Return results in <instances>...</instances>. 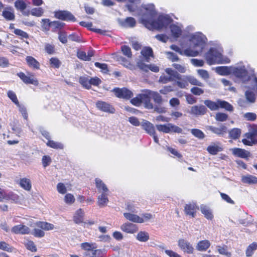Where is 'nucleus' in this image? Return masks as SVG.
I'll list each match as a JSON object with an SVG mask.
<instances>
[{
    "label": "nucleus",
    "mask_w": 257,
    "mask_h": 257,
    "mask_svg": "<svg viewBox=\"0 0 257 257\" xmlns=\"http://www.w3.org/2000/svg\"><path fill=\"white\" fill-rule=\"evenodd\" d=\"M65 26V24L64 23L58 21H54L52 22L51 30L53 32H56L58 31H60Z\"/></svg>",
    "instance_id": "obj_34"
},
{
    "label": "nucleus",
    "mask_w": 257,
    "mask_h": 257,
    "mask_svg": "<svg viewBox=\"0 0 257 257\" xmlns=\"http://www.w3.org/2000/svg\"><path fill=\"white\" fill-rule=\"evenodd\" d=\"M113 92L114 93L115 95L119 98H123L125 99H130L133 96L132 91L125 87L122 88H114L113 89Z\"/></svg>",
    "instance_id": "obj_8"
},
{
    "label": "nucleus",
    "mask_w": 257,
    "mask_h": 257,
    "mask_svg": "<svg viewBox=\"0 0 257 257\" xmlns=\"http://www.w3.org/2000/svg\"><path fill=\"white\" fill-rule=\"evenodd\" d=\"M35 225L39 228H34L31 233L35 237L42 238L45 235V232L43 230H51L54 229V226L53 224L46 221H37Z\"/></svg>",
    "instance_id": "obj_2"
},
{
    "label": "nucleus",
    "mask_w": 257,
    "mask_h": 257,
    "mask_svg": "<svg viewBox=\"0 0 257 257\" xmlns=\"http://www.w3.org/2000/svg\"><path fill=\"white\" fill-rule=\"evenodd\" d=\"M68 38L72 41L76 42L78 43L82 42L80 36L75 33H73L69 35Z\"/></svg>",
    "instance_id": "obj_64"
},
{
    "label": "nucleus",
    "mask_w": 257,
    "mask_h": 257,
    "mask_svg": "<svg viewBox=\"0 0 257 257\" xmlns=\"http://www.w3.org/2000/svg\"><path fill=\"white\" fill-rule=\"evenodd\" d=\"M14 5L16 9L21 12L24 16H28L30 15V12H24L27 7V5L24 1L17 0L15 1Z\"/></svg>",
    "instance_id": "obj_20"
},
{
    "label": "nucleus",
    "mask_w": 257,
    "mask_h": 257,
    "mask_svg": "<svg viewBox=\"0 0 257 257\" xmlns=\"http://www.w3.org/2000/svg\"><path fill=\"white\" fill-rule=\"evenodd\" d=\"M232 73L234 76L240 78H245L247 75V70L240 67L234 68Z\"/></svg>",
    "instance_id": "obj_28"
},
{
    "label": "nucleus",
    "mask_w": 257,
    "mask_h": 257,
    "mask_svg": "<svg viewBox=\"0 0 257 257\" xmlns=\"http://www.w3.org/2000/svg\"><path fill=\"white\" fill-rule=\"evenodd\" d=\"M121 230L127 233L133 234L137 232L139 230L138 226L132 223L125 222L120 226Z\"/></svg>",
    "instance_id": "obj_13"
},
{
    "label": "nucleus",
    "mask_w": 257,
    "mask_h": 257,
    "mask_svg": "<svg viewBox=\"0 0 257 257\" xmlns=\"http://www.w3.org/2000/svg\"><path fill=\"white\" fill-rule=\"evenodd\" d=\"M8 97L16 105L19 106L20 104L16 94L12 90H9L7 92Z\"/></svg>",
    "instance_id": "obj_46"
},
{
    "label": "nucleus",
    "mask_w": 257,
    "mask_h": 257,
    "mask_svg": "<svg viewBox=\"0 0 257 257\" xmlns=\"http://www.w3.org/2000/svg\"><path fill=\"white\" fill-rule=\"evenodd\" d=\"M241 131L240 128H233L229 132V137L233 140L238 139L241 135Z\"/></svg>",
    "instance_id": "obj_36"
},
{
    "label": "nucleus",
    "mask_w": 257,
    "mask_h": 257,
    "mask_svg": "<svg viewBox=\"0 0 257 257\" xmlns=\"http://www.w3.org/2000/svg\"><path fill=\"white\" fill-rule=\"evenodd\" d=\"M17 75L26 84H33L35 86H38L39 84L38 79L35 78L34 74L32 73H29L28 76L22 72L18 73Z\"/></svg>",
    "instance_id": "obj_6"
},
{
    "label": "nucleus",
    "mask_w": 257,
    "mask_h": 257,
    "mask_svg": "<svg viewBox=\"0 0 257 257\" xmlns=\"http://www.w3.org/2000/svg\"><path fill=\"white\" fill-rule=\"evenodd\" d=\"M233 155L241 158H247L250 156V153L244 149L235 148L232 149Z\"/></svg>",
    "instance_id": "obj_21"
},
{
    "label": "nucleus",
    "mask_w": 257,
    "mask_h": 257,
    "mask_svg": "<svg viewBox=\"0 0 257 257\" xmlns=\"http://www.w3.org/2000/svg\"><path fill=\"white\" fill-rule=\"evenodd\" d=\"M145 12L143 14L141 22L149 30H161L167 27L171 22L170 18L160 15L157 20L155 18L157 15L154 6H145L143 7Z\"/></svg>",
    "instance_id": "obj_1"
},
{
    "label": "nucleus",
    "mask_w": 257,
    "mask_h": 257,
    "mask_svg": "<svg viewBox=\"0 0 257 257\" xmlns=\"http://www.w3.org/2000/svg\"><path fill=\"white\" fill-rule=\"evenodd\" d=\"M94 65L97 67L100 68L101 70V71L103 73H107L109 71L107 65L105 63H100L99 62H95L94 63Z\"/></svg>",
    "instance_id": "obj_56"
},
{
    "label": "nucleus",
    "mask_w": 257,
    "mask_h": 257,
    "mask_svg": "<svg viewBox=\"0 0 257 257\" xmlns=\"http://www.w3.org/2000/svg\"><path fill=\"white\" fill-rule=\"evenodd\" d=\"M79 83L82 85V86L87 89L91 88V86H90L89 79L86 77H80L79 78Z\"/></svg>",
    "instance_id": "obj_50"
},
{
    "label": "nucleus",
    "mask_w": 257,
    "mask_h": 257,
    "mask_svg": "<svg viewBox=\"0 0 257 257\" xmlns=\"http://www.w3.org/2000/svg\"><path fill=\"white\" fill-rule=\"evenodd\" d=\"M141 54L147 62H149L150 57H154L152 49L150 47H145L141 51Z\"/></svg>",
    "instance_id": "obj_24"
},
{
    "label": "nucleus",
    "mask_w": 257,
    "mask_h": 257,
    "mask_svg": "<svg viewBox=\"0 0 257 257\" xmlns=\"http://www.w3.org/2000/svg\"><path fill=\"white\" fill-rule=\"evenodd\" d=\"M257 249V242H253L250 244L246 248L245 250V255L247 257L251 256L255 250Z\"/></svg>",
    "instance_id": "obj_35"
},
{
    "label": "nucleus",
    "mask_w": 257,
    "mask_h": 257,
    "mask_svg": "<svg viewBox=\"0 0 257 257\" xmlns=\"http://www.w3.org/2000/svg\"><path fill=\"white\" fill-rule=\"evenodd\" d=\"M171 32L172 36L174 38H179L182 34V30L177 26L175 25H172L170 26Z\"/></svg>",
    "instance_id": "obj_37"
},
{
    "label": "nucleus",
    "mask_w": 257,
    "mask_h": 257,
    "mask_svg": "<svg viewBox=\"0 0 257 257\" xmlns=\"http://www.w3.org/2000/svg\"><path fill=\"white\" fill-rule=\"evenodd\" d=\"M178 245L179 247L184 251L189 254L192 253L194 250V248L192 245L184 239H180L178 241Z\"/></svg>",
    "instance_id": "obj_14"
},
{
    "label": "nucleus",
    "mask_w": 257,
    "mask_h": 257,
    "mask_svg": "<svg viewBox=\"0 0 257 257\" xmlns=\"http://www.w3.org/2000/svg\"><path fill=\"white\" fill-rule=\"evenodd\" d=\"M95 182L96 187L99 190H102V192H108V189L107 188L106 185L103 182V181L101 179L99 178H96L95 179Z\"/></svg>",
    "instance_id": "obj_38"
},
{
    "label": "nucleus",
    "mask_w": 257,
    "mask_h": 257,
    "mask_svg": "<svg viewBox=\"0 0 257 257\" xmlns=\"http://www.w3.org/2000/svg\"><path fill=\"white\" fill-rule=\"evenodd\" d=\"M84 212L81 208L78 209L74 216L73 221L76 224H80L83 222Z\"/></svg>",
    "instance_id": "obj_26"
},
{
    "label": "nucleus",
    "mask_w": 257,
    "mask_h": 257,
    "mask_svg": "<svg viewBox=\"0 0 257 257\" xmlns=\"http://www.w3.org/2000/svg\"><path fill=\"white\" fill-rule=\"evenodd\" d=\"M131 103L136 106H140L142 104V100L139 94L131 99Z\"/></svg>",
    "instance_id": "obj_63"
},
{
    "label": "nucleus",
    "mask_w": 257,
    "mask_h": 257,
    "mask_svg": "<svg viewBox=\"0 0 257 257\" xmlns=\"http://www.w3.org/2000/svg\"><path fill=\"white\" fill-rule=\"evenodd\" d=\"M245 139L242 140V142L244 145L251 146L253 144L256 143L255 138L257 137V125H253L250 130V132L245 134Z\"/></svg>",
    "instance_id": "obj_3"
},
{
    "label": "nucleus",
    "mask_w": 257,
    "mask_h": 257,
    "mask_svg": "<svg viewBox=\"0 0 257 257\" xmlns=\"http://www.w3.org/2000/svg\"><path fill=\"white\" fill-rule=\"evenodd\" d=\"M52 22L49 19H43L41 22V27L45 31H49L51 28Z\"/></svg>",
    "instance_id": "obj_45"
},
{
    "label": "nucleus",
    "mask_w": 257,
    "mask_h": 257,
    "mask_svg": "<svg viewBox=\"0 0 257 257\" xmlns=\"http://www.w3.org/2000/svg\"><path fill=\"white\" fill-rule=\"evenodd\" d=\"M183 55L187 57H195L199 55L200 52L198 50H192L190 48H187L183 51Z\"/></svg>",
    "instance_id": "obj_39"
},
{
    "label": "nucleus",
    "mask_w": 257,
    "mask_h": 257,
    "mask_svg": "<svg viewBox=\"0 0 257 257\" xmlns=\"http://www.w3.org/2000/svg\"><path fill=\"white\" fill-rule=\"evenodd\" d=\"M45 51L49 55L53 54L55 53V47L53 44L46 43L45 44Z\"/></svg>",
    "instance_id": "obj_54"
},
{
    "label": "nucleus",
    "mask_w": 257,
    "mask_h": 257,
    "mask_svg": "<svg viewBox=\"0 0 257 257\" xmlns=\"http://www.w3.org/2000/svg\"><path fill=\"white\" fill-rule=\"evenodd\" d=\"M46 145L47 146L54 149L62 150L64 148V146L61 143L55 142L51 140L48 141Z\"/></svg>",
    "instance_id": "obj_40"
},
{
    "label": "nucleus",
    "mask_w": 257,
    "mask_h": 257,
    "mask_svg": "<svg viewBox=\"0 0 257 257\" xmlns=\"http://www.w3.org/2000/svg\"><path fill=\"white\" fill-rule=\"evenodd\" d=\"M49 63L51 67L56 69L59 68L61 65V62L56 57L51 58Z\"/></svg>",
    "instance_id": "obj_47"
},
{
    "label": "nucleus",
    "mask_w": 257,
    "mask_h": 257,
    "mask_svg": "<svg viewBox=\"0 0 257 257\" xmlns=\"http://www.w3.org/2000/svg\"><path fill=\"white\" fill-rule=\"evenodd\" d=\"M19 185L23 189L29 191L32 188V183L30 179L27 178H23L20 179Z\"/></svg>",
    "instance_id": "obj_23"
},
{
    "label": "nucleus",
    "mask_w": 257,
    "mask_h": 257,
    "mask_svg": "<svg viewBox=\"0 0 257 257\" xmlns=\"http://www.w3.org/2000/svg\"><path fill=\"white\" fill-rule=\"evenodd\" d=\"M156 128L159 132L164 133H169L170 128L169 123L167 124H158L156 125Z\"/></svg>",
    "instance_id": "obj_57"
},
{
    "label": "nucleus",
    "mask_w": 257,
    "mask_h": 257,
    "mask_svg": "<svg viewBox=\"0 0 257 257\" xmlns=\"http://www.w3.org/2000/svg\"><path fill=\"white\" fill-rule=\"evenodd\" d=\"M218 109L219 108H223L228 111H232L233 110V107L232 105L227 101L225 100H222L218 99Z\"/></svg>",
    "instance_id": "obj_31"
},
{
    "label": "nucleus",
    "mask_w": 257,
    "mask_h": 257,
    "mask_svg": "<svg viewBox=\"0 0 257 257\" xmlns=\"http://www.w3.org/2000/svg\"><path fill=\"white\" fill-rule=\"evenodd\" d=\"M228 116L227 114L223 112H217L215 116L216 121H225L228 119Z\"/></svg>",
    "instance_id": "obj_55"
},
{
    "label": "nucleus",
    "mask_w": 257,
    "mask_h": 257,
    "mask_svg": "<svg viewBox=\"0 0 257 257\" xmlns=\"http://www.w3.org/2000/svg\"><path fill=\"white\" fill-rule=\"evenodd\" d=\"M27 249L32 252H36L37 250V247L34 242L32 240H29L25 245Z\"/></svg>",
    "instance_id": "obj_61"
},
{
    "label": "nucleus",
    "mask_w": 257,
    "mask_h": 257,
    "mask_svg": "<svg viewBox=\"0 0 257 257\" xmlns=\"http://www.w3.org/2000/svg\"><path fill=\"white\" fill-rule=\"evenodd\" d=\"M207 130L218 136L223 137L227 133V128L224 124H221L219 127L209 125L207 126Z\"/></svg>",
    "instance_id": "obj_12"
},
{
    "label": "nucleus",
    "mask_w": 257,
    "mask_h": 257,
    "mask_svg": "<svg viewBox=\"0 0 257 257\" xmlns=\"http://www.w3.org/2000/svg\"><path fill=\"white\" fill-rule=\"evenodd\" d=\"M220 54L214 48H211L205 54V59L207 63L211 65L218 63L217 59L219 57Z\"/></svg>",
    "instance_id": "obj_7"
},
{
    "label": "nucleus",
    "mask_w": 257,
    "mask_h": 257,
    "mask_svg": "<svg viewBox=\"0 0 257 257\" xmlns=\"http://www.w3.org/2000/svg\"><path fill=\"white\" fill-rule=\"evenodd\" d=\"M121 50L123 54L127 58L131 59L132 57V53L130 47L127 45H122L121 47Z\"/></svg>",
    "instance_id": "obj_48"
},
{
    "label": "nucleus",
    "mask_w": 257,
    "mask_h": 257,
    "mask_svg": "<svg viewBox=\"0 0 257 257\" xmlns=\"http://www.w3.org/2000/svg\"><path fill=\"white\" fill-rule=\"evenodd\" d=\"M4 200H11L15 203H18L20 201V197L17 194L13 192H10L8 193L6 192Z\"/></svg>",
    "instance_id": "obj_33"
},
{
    "label": "nucleus",
    "mask_w": 257,
    "mask_h": 257,
    "mask_svg": "<svg viewBox=\"0 0 257 257\" xmlns=\"http://www.w3.org/2000/svg\"><path fill=\"white\" fill-rule=\"evenodd\" d=\"M64 201L67 204H72L75 202V199L73 194L71 193H68L66 194L65 196Z\"/></svg>",
    "instance_id": "obj_60"
},
{
    "label": "nucleus",
    "mask_w": 257,
    "mask_h": 257,
    "mask_svg": "<svg viewBox=\"0 0 257 257\" xmlns=\"http://www.w3.org/2000/svg\"><path fill=\"white\" fill-rule=\"evenodd\" d=\"M96 107L98 109L103 112L110 113H113L115 112V109L111 105L103 101H97L96 102Z\"/></svg>",
    "instance_id": "obj_9"
},
{
    "label": "nucleus",
    "mask_w": 257,
    "mask_h": 257,
    "mask_svg": "<svg viewBox=\"0 0 257 257\" xmlns=\"http://www.w3.org/2000/svg\"><path fill=\"white\" fill-rule=\"evenodd\" d=\"M44 13V9L41 7H37L33 8L31 12H30V14L32 16L36 17H40L43 15Z\"/></svg>",
    "instance_id": "obj_42"
},
{
    "label": "nucleus",
    "mask_w": 257,
    "mask_h": 257,
    "mask_svg": "<svg viewBox=\"0 0 257 257\" xmlns=\"http://www.w3.org/2000/svg\"><path fill=\"white\" fill-rule=\"evenodd\" d=\"M223 148L219 143H212L210 145L208 146L206 149L209 154L212 155H216L219 152L222 151Z\"/></svg>",
    "instance_id": "obj_16"
},
{
    "label": "nucleus",
    "mask_w": 257,
    "mask_h": 257,
    "mask_svg": "<svg viewBox=\"0 0 257 257\" xmlns=\"http://www.w3.org/2000/svg\"><path fill=\"white\" fill-rule=\"evenodd\" d=\"M191 41L194 44V47H198V50L202 52L205 45L204 38L199 35H195L191 37Z\"/></svg>",
    "instance_id": "obj_11"
},
{
    "label": "nucleus",
    "mask_w": 257,
    "mask_h": 257,
    "mask_svg": "<svg viewBox=\"0 0 257 257\" xmlns=\"http://www.w3.org/2000/svg\"><path fill=\"white\" fill-rule=\"evenodd\" d=\"M207 112L206 107L203 105H196L191 107L190 113L195 115H202Z\"/></svg>",
    "instance_id": "obj_18"
},
{
    "label": "nucleus",
    "mask_w": 257,
    "mask_h": 257,
    "mask_svg": "<svg viewBox=\"0 0 257 257\" xmlns=\"http://www.w3.org/2000/svg\"><path fill=\"white\" fill-rule=\"evenodd\" d=\"M152 91L148 89L143 90L139 95L142 100V103L148 109L153 108V104L151 102Z\"/></svg>",
    "instance_id": "obj_5"
},
{
    "label": "nucleus",
    "mask_w": 257,
    "mask_h": 257,
    "mask_svg": "<svg viewBox=\"0 0 257 257\" xmlns=\"http://www.w3.org/2000/svg\"><path fill=\"white\" fill-rule=\"evenodd\" d=\"M191 133L194 136L199 139H203L205 137L203 132L199 129L193 128L191 130Z\"/></svg>",
    "instance_id": "obj_53"
},
{
    "label": "nucleus",
    "mask_w": 257,
    "mask_h": 257,
    "mask_svg": "<svg viewBox=\"0 0 257 257\" xmlns=\"http://www.w3.org/2000/svg\"><path fill=\"white\" fill-rule=\"evenodd\" d=\"M25 60L27 65L31 69L34 70L40 69V63L33 56H27Z\"/></svg>",
    "instance_id": "obj_17"
},
{
    "label": "nucleus",
    "mask_w": 257,
    "mask_h": 257,
    "mask_svg": "<svg viewBox=\"0 0 257 257\" xmlns=\"http://www.w3.org/2000/svg\"><path fill=\"white\" fill-rule=\"evenodd\" d=\"M201 213L204 215V217L208 219L212 220L213 218L211 209L206 205H202L200 207Z\"/></svg>",
    "instance_id": "obj_27"
},
{
    "label": "nucleus",
    "mask_w": 257,
    "mask_h": 257,
    "mask_svg": "<svg viewBox=\"0 0 257 257\" xmlns=\"http://www.w3.org/2000/svg\"><path fill=\"white\" fill-rule=\"evenodd\" d=\"M59 40L63 44H65L67 43V36L65 31H60L59 33Z\"/></svg>",
    "instance_id": "obj_58"
},
{
    "label": "nucleus",
    "mask_w": 257,
    "mask_h": 257,
    "mask_svg": "<svg viewBox=\"0 0 257 257\" xmlns=\"http://www.w3.org/2000/svg\"><path fill=\"white\" fill-rule=\"evenodd\" d=\"M124 26L131 28L134 27L136 25V20L133 17H127L123 22Z\"/></svg>",
    "instance_id": "obj_51"
},
{
    "label": "nucleus",
    "mask_w": 257,
    "mask_h": 257,
    "mask_svg": "<svg viewBox=\"0 0 257 257\" xmlns=\"http://www.w3.org/2000/svg\"><path fill=\"white\" fill-rule=\"evenodd\" d=\"M54 17L57 19L67 21V22H75L76 19L74 15L69 11L59 10L54 13Z\"/></svg>",
    "instance_id": "obj_4"
},
{
    "label": "nucleus",
    "mask_w": 257,
    "mask_h": 257,
    "mask_svg": "<svg viewBox=\"0 0 257 257\" xmlns=\"http://www.w3.org/2000/svg\"><path fill=\"white\" fill-rule=\"evenodd\" d=\"M11 231L14 234L22 235L29 234L31 232L30 228L23 224L14 226L11 229Z\"/></svg>",
    "instance_id": "obj_10"
},
{
    "label": "nucleus",
    "mask_w": 257,
    "mask_h": 257,
    "mask_svg": "<svg viewBox=\"0 0 257 257\" xmlns=\"http://www.w3.org/2000/svg\"><path fill=\"white\" fill-rule=\"evenodd\" d=\"M151 98H153L155 103L160 105L163 102L162 96L157 92L152 91Z\"/></svg>",
    "instance_id": "obj_44"
},
{
    "label": "nucleus",
    "mask_w": 257,
    "mask_h": 257,
    "mask_svg": "<svg viewBox=\"0 0 257 257\" xmlns=\"http://www.w3.org/2000/svg\"><path fill=\"white\" fill-rule=\"evenodd\" d=\"M210 246V243L208 240H203L198 242L196 249L199 251H205Z\"/></svg>",
    "instance_id": "obj_32"
},
{
    "label": "nucleus",
    "mask_w": 257,
    "mask_h": 257,
    "mask_svg": "<svg viewBox=\"0 0 257 257\" xmlns=\"http://www.w3.org/2000/svg\"><path fill=\"white\" fill-rule=\"evenodd\" d=\"M198 209V207L195 204L189 203L185 205L184 207V212L186 215L194 218L195 217L196 212Z\"/></svg>",
    "instance_id": "obj_15"
},
{
    "label": "nucleus",
    "mask_w": 257,
    "mask_h": 257,
    "mask_svg": "<svg viewBox=\"0 0 257 257\" xmlns=\"http://www.w3.org/2000/svg\"><path fill=\"white\" fill-rule=\"evenodd\" d=\"M137 239L141 242H146L149 239V234L147 232L141 231L138 233Z\"/></svg>",
    "instance_id": "obj_43"
},
{
    "label": "nucleus",
    "mask_w": 257,
    "mask_h": 257,
    "mask_svg": "<svg viewBox=\"0 0 257 257\" xmlns=\"http://www.w3.org/2000/svg\"><path fill=\"white\" fill-rule=\"evenodd\" d=\"M17 106L19 108V111L21 113L24 118L27 120L28 118V114L26 107L21 105L20 104L19 106Z\"/></svg>",
    "instance_id": "obj_62"
},
{
    "label": "nucleus",
    "mask_w": 257,
    "mask_h": 257,
    "mask_svg": "<svg viewBox=\"0 0 257 257\" xmlns=\"http://www.w3.org/2000/svg\"><path fill=\"white\" fill-rule=\"evenodd\" d=\"M142 128L150 135L155 132V129L154 125L149 122L146 120L142 124Z\"/></svg>",
    "instance_id": "obj_29"
},
{
    "label": "nucleus",
    "mask_w": 257,
    "mask_h": 257,
    "mask_svg": "<svg viewBox=\"0 0 257 257\" xmlns=\"http://www.w3.org/2000/svg\"><path fill=\"white\" fill-rule=\"evenodd\" d=\"M216 72L221 75L229 74V69L227 66H218L216 68Z\"/></svg>",
    "instance_id": "obj_49"
},
{
    "label": "nucleus",
    "mask_w": 257,
    "mask_h": 257,
    "mask_svg": "<svg viewBox=\"0 0 257 257\" xmlns=\"http://www.w3.org/2000/svg\"><path fill=\"white\" fill-rule=\"evenodd\" d=\"M204 103L212 111L218 109V100H217L216 102L210 100H205Z\"/></svg>",
    "instance_id": "obj_41"
},
{
    "label": "nucleus",
    "mask_w": 257,
    "mask_h": 257,
    "mask_svg": "<svg viewBox=\"0 0 257 257\" xmlns=\"http://www.w3.org/2000/svg\"><path fill=\"white\" fill-rule=\"evenodd\" d=\"M2 16L7 21H14L15 19L14 11L10 7L5 8L2 12Z\"/></svg>",
    "instance_id": "obj_22"
},
{
    "label": "nucleus",
    "mask_w": 257,
    "mask_h": 257,
    "mask_svg": "<svg viewBox=\"0 0 257 257\" xmlns=\"http://www.w3.org/2000/svg\"><path fill=\"white\" fill-rule=\"evenodd\" d=\"M0 249L7 251L8 252L12 251V247L5 241H0Z\"/></svg>",
    "instance_id": "obj_59"
},
{
    "label": "nucleus",
    "mask_w": 257,
    "mask_h": 257,
    "mask_svg": "<svg viewBox=\"0 0 257 257\" xmlns=\"http://www.w3.org/2000/svg\"><path fill=\"white\" fill-rule=\"evenodd\" d=\"M243 183L247 184H257V177L251 175H247L242 176L241 179Z\"/></svg>",
    "instance_id": "obj_25"
},
{
    "label": "nucleus",
    "mask_w": 257,
    "mask_h": 257,
    "mask_svg": "<svg viewBox=\"0 0 257 257\" xmlns=\"http://www.w3.org/2000/svg\"><path fill=\"white\" fill-rule=\"evenodd\" d=\"M124 217L126 219L135 223H143L144 220L139 216L131 212H125L123 213Z\"/></svg>",
    "instance_id": "obj_19"
},
{
    "label": "nucleus",
    "mask_w": 257,
    "mask_h": 257,
    "mask_svg": "<svg viewBox=\"0 0 257 257\" xmlns=\"http://www.w3.org/2000/svg\"><path fill=\"white\" fill-rule=\"evenodd\" d=\"M107 192H102L100 195L98 197L97 204L100 207H103L106 205L108 202L107 197Z\"/></svg>",
    "instance_id": "obj_30"
},
{
    "label": "nucleus",
    "mask_w": 257,
    "mask_h": 257,
    "mask_svg": "<svg viewBox=\"0 0 257 257\" xmlns=\"http://www.w3.org/2000/svg\"><path fill=\"white\" fill-rule=\"evenodd\" d=\"M13 32L15 35L19 36L22 39L29 38V34L21 29H15Z\"/></svg>",
    "instance_id": "obj_52"
}]
</instances>
